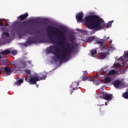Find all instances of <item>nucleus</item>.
<instances>
[{"mask_svg":"<svg viewBox=\"0 0 128 128\" xmlns=\"http://www.w3.org/2000/svg\"><path fill=\"white\" fill-rule=\"evenodd\" d=\"M85 23L88 28L93 29L92 34H95L96 30H100L106 26L104 22L96 15H90L84 18Z\"/></svg>","mask_w":128,"mask_h":128,"instance_id":"f257e3e1","label":"nucleus"},{"mask_svg":"<svg viewBox=\"0 0 128 128\" xmlns=\"http://www.w3.org/2000/svg\"><path fill=\"white\" fill-rule=\"evenodd\" d=\"M66 49L61 50L60 48H56L53 46H50V47L46 48V52L48 54H52L58 60H68L70 58V56L72 54V48L74 46L70 47L66 46Z\"/></svg>","mask_w":128,"mask_h":128,"instance_id":"f03ea898","label":"nucleus"},{"mask_svg":"<svg viewBox=\"0 0 128 128\" xmlns=\"http://www.w3.org/2000/svg\"><path fill=\"white\" fill-rule=\"evenodd\" d=\"M49 28L52 30L51 32H56V34H52V32H48V38L52 44H60L61 42H64L66 40V33L58 28L56 27L49 26Z\"/></svg>","mask_w":128,"mask_h":128,"instance_id":"7ed1b4c3","label":"nucleus"},{"mask_svg":"<svg viewBox=\"0 0 128 128\" xmlns=\"http://www.w3.org/2000/svg\"><path fill=\"white\" fill-rule=\"evenodd\" d=\"M46 75H42V76H38L37 77L33 76L30 77L28 82L30 84H36L37 82L46 80Z\"/></svg>","mask_w":128,"mask_h":128,"instance_id":"20e7f679","label":"nucleus"},{"mask_svg":"<svg viewBox=\"0 0 128 128\" xmlns=\"http://www.w3.org/2000/svg\"><path fill=\"white\" fill-rule=\"evenodd\" d=\"M70 42H72V44H70L68 42L66 44V48L65 50H66L68 48L66 47V46H68L70 48H72V46H73L74 48L72 49V52L73 50H74V48H78V44L76 42V38L74 36H72L70 38V40H69Z\"/></svg>","mask_w":128,"mask_h":128,"instance_id":"39448f33","label":"nucleus"},{"mask_svg":"<svg viewBox=\"0 0 128 128\" xmlns=\"http://www.w3.org/2000/svg\"><path fill=\"white\" fill-rule=\"evenodd\" d=\"M38 42L42 44L38 38L34 37L32 36L29 37L26 41L27 46H30V44H38Z\"/></svg>","mask_w":128,"mask_h":128,"instance_id":"423d86ee","label":"nucleus"},{"mask_svg":"<svg viewBox=\"0 0 128 128\" xmlns=\"http://www.w3.org/2000/svg\"><path fill=\"white\" fill-rule=\"evenodd\" d=\"M102 96H100V98L106 100H112V96L110 94H107L104 92H102L101 93Z\"/></svg>","mask_w":128,"mask_h":128,"instance_id":"0eeeda50","label":"nucleus"},{"mask_svg":"<svg viewBox=\"0 0 128 128\" xmlns=\"http://www.w3.org/2000/svg\"><path fill=\"white\" fill-rule=\"evenodd\" d=\"M26 22H24L16 24V30H24V26H26Z\"/></svg>","mask_w":128,"mask_h":128,"instance_id":"6e6552de","label":"nucleus"},{"mask_svg":"<svg viewBox=\"0 0 128 128\" xmlns=\"http://www.w3.org/2000/svg\"><path fill=\"white\" fill-rule=\"evenodd\" d=\"M28 13L26 12L22 15H20L18 17V18L20 20H26V18H28Z\"/></svg>","mask_w":128,"mask_h":128,"instance_id":"1a4fd4ad","label":"nucleus"},{"mask_svg":"<svg viewBox=\"0 0 128 128\" xmlns=\"http://www.w3.org/2000/svg\"><path fill=\"white\" fill-rule=\"evenodd\" d=\"M80 86V83L78 82H73L72 84L70 86V88H72L73 90H78V86Z\"/></svg>","mask_w":128,"mask_h":128,"instance_id":"9d476101","label":"nucleus"},{"mask_svg":"<svg viewBox=\"0 0 128 128\" xmlns=\"http://www.w3.org/2000/svg\"><path fill=\"white\" fill-rule=\"evenodd\" d=\"M84 18V13L80 12L76 16V20H77L78 22H82Z\"/></svg>","mask_w":128,"mask_h":128,"instance_id":"9b49d317","label":"nucleus"},{"mask_svg":"<svg viewBox=\"0 0 128 128\" xmlns=\"http://www.w3.org/2000/svg\"><path fill=\"white\" fill-rule=\"evenodd\" d=\"M112 84H114V86L117 88H119L122 85V82L118 80H116L115 81L112 82Z\"/></svg>","mask_w":128,"mask_h":128,"instance_id":"f8f14e48","label":"nucleus"},{"mask_svg":"<svg viewBox=\"0 0 128 128\" xmlns=\"http://www.w3.org/2000/svg\"><path fill=\"white\" fill-rule=\"evenodd\" d=\"M6 74L10 76L12 74V68L10 67L6 66L5 69Z\"/></svg>","mask_w":128,"mask_h":128,"instance_id":"ddd939ff","label":"nucleus"},{"mask_svg":"<svg viewBox=\"0 0 128 128\" xmlns=\"http://www.w3.org/2000/svg\"><path fill=\"white\" fill-rule=\"evenodd\" d=\"M2 38H6L10 37V34L8 32H4L2 33Z\"/></svg>","mask_w":128,"mask_h":128,"instance_id":"4468645a","label":"nucleus"},{"mask_svg":"<svg viewBox=\"0 0 128 128\" xmlns=\"http://www.w3.org/2000/svg\"><path fill=\"white\" fill-rule=\"evenodd\" d=\"M104 84H108L112 82V79L110 77H106L104 79Z\"/></svg>","mask_w":128,"mask_h":128,"instance_id":"2eb2a0df","label":"nucleus"},{"mask_svg":"<svg viewBox=\"0 0 128 128\" xmlns=\"http://www.w3.org/2000/svg\"><path fill=\"white\" fill-rule=\"evenodd\" d=\"M10 53V50H4V51H2L0 52V54H2V56H5L6 54H9Z\"/></svg>","mask_w":128,"mask_h":128,"instance_id":"dca6fc26","label":"nucleus"},{"mask_svg":"<svg viewBox=\"0 0 128 128\" xmlns=\"http://www.w3.org/2000/svg\"><path fill=\"white\" fill-rule=\"evenodd\" d=\"M116 74V71L114 70H110L108 74V76H114V74Z\"/></svg>","mask_w":128,"mask_h":128,"instance_id":"f3484780","label":"nucleus"},{"mask_svg":"<svg viewBox=\"0 0 128 128\" xmlns=\"http://www.w3.org/2000/svg\"><path fill=\"white\" fill-rule=\"evenodd\" d=\"M24 78L19 80H18L15 82V84H16V86H20L24 82Z\"/></svg>","mask_w":128,"mask_h":128,"instance_id":"a211bd4d","label":"nucleus"},{"mask_svg":"<svg viewBox=\"0 0 128 128\" xmlns=\"http://www.w3.org/2000/svg\"><path fill=\"white\" fill-rule=\"evenodd\" d=\"M82 80H84V82H86V80H92V79L90 76H86V74H84L82 77Z\"/></svg>","mask_w":128,"mask_h":128,"instance_id":"6ab92c4d","label":"nucleus"},{"mask_svg":"<svg viewBox=\"0 0 128 128\" xmlns=\"http://www.w3.org/2000/svg\"><path fill=\"white\" fill-rule=\"evenodd\" d=\"M94 38H96L95 36H90L87 38V42H92Z\"/></svg>","mask_w":128,"mask_h":128,"instance_id":"aec40b11","label":"nucleus"},{"mask_svg":"<svg viewBox=\"0 0 128 128\" xmlns=\"http://www.w3.org/2000/svg\"><path fill=\"white\" fill-rule=\"evenodd\" d=\"M90 53L92 56H96V50H92L90 52Z\"/></svg>","mask_w":128,"mask_h":128,"instance_id":"412c9836","label":"nucleus"},{"mask_svg":"<svg viewBox=\"0 0 128 128\" xmlns=\"http://www.w3.org/2000/svg\"><path fill=\"white\" fill-rule=\"evenodd\" d=\"M108 54H110V52L102 53L101 56L102 58H106V56H108Z\"/></svg>","mask_w":128,"mask_h":128,"instance_id":"4be33fe9","label":"nucleus"},{"mask_svg":"<svg viewBox=\"0 0 128 128\" xmlns=\"http://www.w3.org/2000/svg\"><path fill=\"white\" fill-rule=\"evenodd\" d=\"M95 44H98L100 45V46H102L104 44V42L102 40H98V41L96 42Z\"/></svg>","mask_w":128,"mask_h":128,"instance_id":"5701e85b","label":"nucleus"},{"mask_svg":"<svg viewBox=\"0 0 128 128\" xmlns=\"http://www.w3.org/2000/svg\"><path fill=\"white\" fill-rule=\"evenodd\" d=\"M123 98H128V92H125L123 94H122Z\"/></svg>","mask_w":128,"mask_h":128,"instance_id":"b1692460","label":"nucleus"},{"mask_svg":"<svg viewBox=\"0 0 128 128\" xmlns=\"http://www.w3.org/2000/svg\"><path fill=\"white\" fill-rule=\"evenodd\" d=\"M21 64L22 66H23L24 68H25V66H26V64H28V62L26 61H23L21 62Z\"/></svg>","mask_w":128,"mask_h":128,"instance_id":"393cba45","label":"nucleus"},{"mask_svg":"<svg viewBox=\"0 0 128 128\" xmlns=\"http://www.w3.org/2000/svg\"><path fill=\"white\" fill-rule=\"evenodd\" d=\"M114 22V20L110 21L108 22V24H107L108 28H110V26H112V24Z\"/></svg>","mask_w":128,"mask_h":128,"instance_id":"a878e982","label":"nucleus"},{"mask_svg":"<svg viewBox=\"0 0 128 128\" xmlns=\"http://www.w3.org/2000/svg\"><path fill=\"white\" fill-rule=\"evenodd\" d=\"M12 53L13 54H18V50H12Z\"/></svg>","mask_w":128,"mask_h":128,"instance_id":"bb28decb","label":"nucleus"},{"mask_svg":"<svg viewBox=\"0 0 128 128\" xmlns=\"http://www.w3.org/2000/svg\"><path fill=\"white\" fill-rule=\"evenodd\" d=\"M0 72H6V67H2L0 68Z\"/></svg>","mask_w":128,"mask_h":128,"instance_id":"cd10ccee","label":"nucleus"},{"mask_svg":"<svg viewBox=\"0 0 128 128\" xmlns=\"http://www.w3.org/2000/svg\"><path fill=\"white\" fill-rule=\"evenodd\" d=\"M0 26H4V23H2V19H0Z\"/></svg>","mask_w":128,"mask_h":128,"instance_id":"c85d7f7f","label":"nucleus"},{"mask_svg":"<svg viewBox=\"0 0 128 128\" xmlns=\"http://www.w3.org/2000/svg\"><path fill=\"white\" fill-rule=\"evenodd\" d=\"M30 22H36L38 21L36 19H32V20H30Z\"/></svg>","mask_w":128,"mask_h":128,"instance_id":"c756f323","label":"nucleus"},{"mask_svg":"<svg viewBox=\"0 0 128 128\" xmlns=\"http://www.w3.org/2000/svg\"><path fill=\"white\" fill-rule=\"evenodd\" d=\"M25 72H26V74H30V70H25Z\"/></svg>","mask_w":128,"mask_h":128,"instance_id":"7c9ffc66","label":"nucleus"},{"mask_svg":"<svg viewBox=\"0 0 128 128\" xmlns=\"http://www.w3.org/2000/svg\"><path fill=\"white\" fill-rule=\"evenodd\" d=\"M124 56H126L127 58H128V52H127L126 53H124Z\"/></svg>","mask_w":128,"mask_h":128,"instance_id":"2f4dec72","label":"nucleus"},{"mask_svg":"<svg viewBox=\"0 0 128 128\" xmlns=\"http://www.w3.org/2000/svg\"><path fill=\"white\" fill-rule=\"evenodd\" d=\"M28 62L30 64H32V62L30 60H28Z\"/></svg>","mask_w":128,"mask_h":128,"instance_id":"473e14b6","label":"nucleus"},{"mask_svg":"<svg viewBox=\"0 0 128 128\" xmlns=\"http://www.w3.org/2000/svg\"><path fill=\"white\" fill-rule=\"evenodd\" d=\"M25 80H28V78L26 76L25 78Z\"/></svg>","mask_w":128,"mask_h":128,"instance_id":"72a5a7b5","label":"nucleus"},{"mask_svg":"<svg viewBox=\"0 0 128 128\" xmlns=\"http://www.w3.org/2000/svg\"><path fill=\"white\" fill-rule=\"evenodd\" d=\"M110 38V37H108L107 38H106V40H108Z\"/></svg>","mask_w":128,"mask_h":128,"instance_id":"f704fd0d","label":"nucleus"},{"mask_svg":"<svg viewBox=\"0 0 128 128\" xmlns=\"http://www.w3.org/2000/svg\"><path fill=\"white\" fill-rule=\"evenodd\" d=\"M86 72H88L86 71H85L84 72V74H86Z\"/></svg>","mask_w":128,"mask_h":128,"instance_id":"c9c22d12","label":"nucleus"},{"mask_svg":"<svg viewBox=\"0 0 128 128\" xmlns=\"http://www.w3.org/2000/svg\"><path fill=\"white\" fill-rule=\"evenodd\" d=\"M105 106H108V102H105Z\"/></svg>","mask_w":128,"mask_h":128,"instance_id":"e433bc0d","label":"nucleus"},{"mask_svg":"<svg viewBox=\"0 0 128 128\" xmlns=\"http://www.w3.org/2000/svg\"><path fill=\"white\" fill-rule=\"evenodd\" d=\"M72 94V90H71V91H70V94Z\"/></svg>","mask_w":128,"mask_h":128,"instance_id":"4c0bfd02","label":"nucleus"},{"mask_svg":"<svg viewBox=\"0 0 128 128\" xmlns=\"http://www.w3.org/2000/svg\"><path fill=\"white\" fill-rule=\"evenodd\" d=\"M0 58H2V55L0 54Z\"/></svg>","mask_w":128,"mask_h":128,"instance_id":"58836bf2","label":"nucleus"},{"mask_svg":"<svg viewBox=\"0 0 128 128\" xmlns=\"http://www.w3.org/2000/svg\"><path fill=\"white\" fill-rule=\"evenodd\" d=\"M7 26H10V24H8V23H7Z\"/></svg>","mask_w":128,"mask_h":128,"instance_id":"ea45409f","label":"nucleus"},{"mask_svg":"<svg viewBox=\"0 0 128 128\" xmlns=\"http://www.w3.org/2000/svg\"><path fill=\"white\" fill-rule=\"evenodd\" d=\"M117 66H120V64H117Z\"/></svg>","mask_w":128,"mask_h":128,"instance_id":"a19ab883","label":"nucleus"},{"mask_svg":"<svg viewBox=\"0 0 128 128\" xmlns=\"http://www.w3.org/2000/svg\"><path fill=\"white\" fill-rule=\"evenodd\" d=\"M2 74V72L0 71V75Z\"/></svg>","mask_w":128,"mask_h":128,"instance_id":"79ce46f5","label":"nucleus"},{"mask_svg":"<svg viewBox=\"0 0 128 128\" xmlns=\"http://www.w3.org/2000/svg\"><path fill=\"white\" fill-rule=\"evenodd\" d=\"M81 32H82V30H80Z\"/></svg>","mask_w":128,"mask_h":128,"instance_id":"37998d69","label":"nucleus"},{"mask_svg":"<svg viewBox=\"0 0 128 128\" xmlns=\"http://www.w3.org/2000/svg\"><path fill=\"white\" fill-rule=\"evenodd\" d=\"M64 44H62V46H64Z\"/></svg>","mask_w":128,"mask_h":128,"instance_id":"c03bdc74","label":"nucleus"},{"mask_svg":"<svg viewBox=\"0 0 128 128\" xmlns=\"http://www.w3.org/2000/svg\"><path fill=\"white\" fill-rule=\"evenodd\" d=\"M104 106V104H103Z\"/></svg>","mask_w":128,"mask_h":128,"instance_id":"a18cd8bd","label":"nucleus"}]
</instances>
